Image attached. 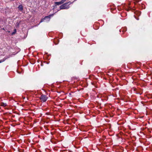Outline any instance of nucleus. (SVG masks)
I'll use <instances>...</instances> for the list:
<instances>
[{
    "label": "nucleus",
    "instance_id": "obj_1",
    "mask_svg": "<svg viewBox=\"0 0 152 152\" xmlns=\"http://www.w3.org/2000/svg\"><path fill=\"white\" fill-rule=\"evenodd\" d=\"M73 2H72L70 1H69L67 3H64L61 5L60 7V10L63 9H68L70 7L69 5L72 4Z\"/></svg>",
    "mask_w": 152,
    "mask_h": 152
},
{
    "label": "nucleus",
    "instance_id": "obj_2",
    "mask_svg": "<svg viewBox=\"0 0 152 152\" xmlns=\"http://www.w3.org/2000/svg\"><path fill=\"white\" fill-rule=\"evenodd\" d=\"M48 98V97L45 95L42 94L40 97V99L43 102H45Z\"/></svg>",
    "mask_w": 152,
    "mask_h": 152
},
{
    "label": "nucleus",
    "instance_id": "obj_3",
    "mask_svg": "<svg viewBox=\"0 0 152 152\" xmlns=\"http://www.w3.org/2000/svg\"><path fill=\"white\" fill-rule=\"evenodd\" d=\"M19 10L20 11H22L23 9V7L22 5H20L18 7Z\"/></svg>",
    "mask_w": 152,
    "mask_h": 152
},
{
    "label": "nucleus",
    "instance_id": "obj_4",
    "mask_svg": "<svg viewBox=\"0 0 152 152\" xmlns=\"http://www.w3.org/2000/svg\"><path fill=\"white\" fill-rule=\"evenodd\" d=\"M1 105L3 107H5L7 105L6 103L4 102H1Z\"/></svg>",
    "mask_w": 152,
    "mask_h": 152
},
{
    "label": "nucleus",
    "instance_id": "obj_5",
    "mask_svg": "<svg viewBox=\"0 0 152 152\" xmlns=\"http://www.w3.org/2000/svg\"><path fill=\"white\" fill-rule=\"evenodd\" d=\"M55 4L57 5H59L61 4H62V3H61V1H59V2H56L55 3Z\"/></svg>",
    "mask_w": 152,
    "mask_h": 152
},
{
    "label": "nucleus",
    "instance_id": "obj_6",
    "mask_svg": "<svg viewBox=\"0 0 152 152\" xmlns=\"http://www.w3.org/2000/svg\"><path fill=\"white\" fill-rule=\"evenodd\" d=\"M16 29H15L14 30V31L12 33V34L13 35L14 34H15L16 33Z\"/></svg>",
    "mask_w": 152,
    "mask_h": 152
},
{
    "label": "nucleus",
    "instance_id": "obj_7",
    "mask_svg": "<svg viewBox=\"0 0 152 152\" xmlns=\"http://www.w3.org/2000/svg\"><path fill=\"white\" fill-rule=\"evenodd\" d=\"M66 0H61V1L62 4H63L66 1Z\"/></svg>",
    "mask_w": 152,
    "mask_h": 152
},
{
    "label": "nucleus",
    "instance_id": "obj_8",
    "mask_svg": "<svg viewBox=\"0 0 152 152\" xmlns=\"http://www.w3.org/2000/svg\"><path fill=\"white\" fill-rule=\"evenodd\" d=\"M3 61H2V60H0V63L2 62Z\"/></svg>",
    "mask_w": 152,
    "mask_h": 152
},
{
    "label": "nucleus",
    "instance_id": "obj_9",
    "mask_svg": "<svg viewBox=\"0 0 152 152\" xmlns=\"http://www.w3.org/2000/svg\"><path fill=\"white\" fill-rule=\"evenodd\" d=\"M69 94H70V95H71V94L70 93H69Z\"/></svg>",
    "mask_w": 152,
    "mask_h": 152
},
{
    "label": "nucleus",
    "instance_id": "obj_10",
    "mask_svg": "<svg viewBox=\"0 0 152 152\" xmlns=\"http://www.w3.org/2000/svg\"><path fill=\"white\" fill-rule=\"evenodd\" d=\"M25 98V97H24L23 98V99H24Z\"/></svg>",
    "mask_w": 152,
    "mask_h": 152
}]
</instances>
